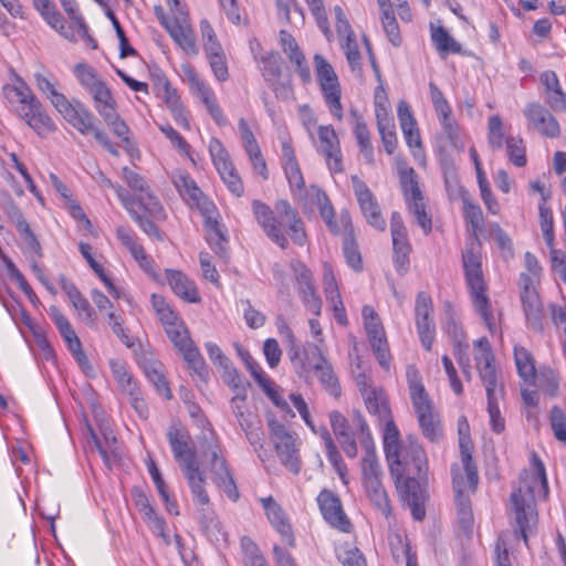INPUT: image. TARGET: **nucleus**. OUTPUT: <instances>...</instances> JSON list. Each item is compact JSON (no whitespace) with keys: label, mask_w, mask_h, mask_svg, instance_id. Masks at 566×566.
Masks as SVG:
<instances>
[{"label":"nucleus","mask_w":566,"mask_h":566,"mask_svg":"<svg viewBox=\"0 0 566 566\" xmlns=\"http://www.w3.org/2000/svg\"><path fill=\"white\" fill-rule=\"evenodd\" d=\"M2 93L12 109L35 96L25 81L17 74H13L10 82L2 86Z\"/></svg>","instance_id":"obj_44"},{"label":"nucleus","mask_w":566,"mask_h":566,"mask_svg":"<svg viewBox=\"0 0 566 566\" xmlns=\"http://www.w3.org/2000/svg\"><path fill=\"white\" fill-rule=\"evenodd\" d=\"M318 154L324 156L332 172L343 171L342 150L338 136L332 125H319L310 139Z\"/></svg>","instance_id":"obj_15"},{"label":"nucleus","mask_w":566,"mask_h":566,"mask_svg":"<svg viewBox=\"0 0 566 566\" xmlns=\"http://www.w3.org/2000/svg\"><path fill=\"white\" fill-rule=\"evenodd\" d=\"M356 382L369 413L376 416L378 420L388 419L391 411L382 389L373 387L370 379L364 373L357 375Z\"/></svg>","instance_id":"obj_25"},{"label":"nucleus","mask_w":566,"mask_h":566,"mask_svg":"<svg viewBox=\"0 0 566 566\" xmlns=\"http://www.w3.org/2000/svg\"><path fill=\"white\" fill-rule=\"evenodd\" d=\"M104 122L107 126H109L113 130V134L118 137L130 157H134L135 154L138 155V149L135 147L133 142L129 138V128L126 123L119 117L117 111L112 112V117L103 116Z\"/></svg>","instance_id":"obj_58"},{"label":"nucleus","mask_w":566,"mask_h":566,"mask_svg":"<svg viewBox=\"0 0 566 566\" xmlns=\"http://www.w3.org/2000/svg\"><path fill=\"white\" fill-rule=\"evenodd\" d=\"M354 426L357 427V438L366 454L361 460L363 481L380 479L382 473L375 452L374 439L364 416L360 412L354 415Z\"/></svg>","instance_id":"obj_16"},{"label":"nucleus","mask_w":566,"mask_h":566,"mask_svg":"<svg viewBox=\"0 0 566 566\" xmlns=\"http://www.w3.org/2000/svg\"><path fill=\"white\" fill-rule=\"evenodd\" d=\"M172 182L180 196L191 208H197L201 214L211 213L216 207L207 199L195 180L186 172H177L172 176Z\"/></svg>","instance_id":"obj_22"},{"label":"nucleus","mask_w":566,"mask_h":566,"mask_svg":"<svg viewBox=\"0 0 566 566\" xmlns=\"http://www.w3.org/2000/svg\"><path fill=\"white\" fill-rule=\"evenodd\" d=\"M339 223L345 232L343 250L346 261L354 270H360L361 256L353 238L352 221L347 212L340 214Z\"/></svg>","instance_id":"obj_46"},{"label":"nucleus","mask_w":566,"mask_h":566,"mask_svg":"<svg viewBox=\"0 0 566 566\" xmlns=\"http://www.w3.org/2000/svg\"><path fill=\"white\" fill-rule=\"evenodd\" d=\"M163 24L174 39V41L188 54H197L198 46L192 29L187 19L182 17L180 20L175 18L163 19Z\"/></svg>","instance_id":"obj_38"},{"label":"nucleus","mask_w":566,"mask_h":566,"mask_svg":"<svg viewBox=\"0 0 566 566\" xmlns=\"http://www.w3.org/2000/svg\"><path fill=\"white\" fill-rule=\"evenodd\" d=\"M430 36L433 46L441 56H446L450 53L458 54L462 48L442 25L430 24Z\"/></svg>","instance_id":"obj_48"},{"label":"nucleus","mask_w":566,"mask_h":566,"mask_svg":"<svg viewBox=\"0 0 566 566\" xmlns=\"http://www.w3.org/2000/svg\"><path fill=\"white\" fill-rule=\"evenodd\" d=\"M524 115L530 125L541 135L555 138L560 133L558 120L555 116L538 103H530L524 109Z\"/></svg>","instance_id":"obj_30"},{"label":"nucleus","mask_w":566,"mask_h":566,"mask_svg":"<svg viewBox=\"0 0 566 566\" xmlns=\"http://www.w3.org/2000/svg\"><path fill=\"white\" fill-rule=\"evenodd\" d=\"M36 88L45 95L51 105L75 129L87 130L90 128L88 109L78 101L71 102L57 90L59 81L48 70L41 67L33 74Z\"/></svg>","instance_id":"obj_5"},{"label":"nucleus","mask_w":566,"mask_h":566,"mask_svg":"<svg viewBox=\"0 0 566 566\" xmlns=\"http://www.w3.org/2000/svg\"><path fill=\"white\" fill-rule=\"evenodd\" d=\"M313 354L315 357L313 358V361H308V365L312 366L324 389L331 396L338 397L340 395V386L331 364L323 356L318 346L314 347Z\"/></svg>","instance_id":"obj_39"},{"label":"nucleus","mask_w":566,"mask_h":566,"mask_svg":"<svg viewBox=\"0 0 566 566\" xmlns=\"http://www.w3.org/2000/svg\"><path fill=\"white\" fill-rule=\"evenodd\" d=\"M255 59L259 63V69L262 72L264 80L269 83H274L281 73V56L276 52H268L264 55H259L254 48L251 46Z\"/></svg>","instance_id":"obj_55"},{"label":"nucleus","mask_w":566,"mask_h":566,"mask_svg":"<svg viewBox=\"0 0 566 566\" xmlns=\"http://www.w3.org/2000/svg\"><path fill=\"white\" fill-rule=\"evenodd\" d=\"M61 6L70 20L74 24V32L76 38L81 36L82 39H85L87 42H93V39L88 35L87 25L85 24V21L78 10L76 0H60Z\"/></svg>","instance_id":"obj_59"},{"label":"nucleus","mask_w":566,"mask_h":566,"mask_svg":"<svg viewBox=\"0 0 566 566\" xmlns=\"http://www.w3.org/2000/svg\"><path fill=\"white\" fill-rule=\"evenodd\" d=\"M317 503L325 521L333 527L348 533L350 522L346 517L339 497L328 490H323L317 496Z\"/></svg>","instance_id":"obj_28"},{"label":"nucleus","mask_w":566,"mask_h":566,"mask_svg":"<svg viewBox=\"0 0 566 566\" xmlns=\"http://www.w3.org/2000/svg\"><path fill=\"white\" fill-rule=\"evenodd\" d=\"M548 495V484L543 462L532 455L530 468L524 470L511 493V514L525 544L528 533L537 524L536 502Z\"/></svg>","instance_id":"obj_3"},{"label":"nucleus","mask_w":566,"mask_h":566,"mask_svg":"<svg viewBox=\"0 0 566 566\" xmlns=\"http://www.w3.org/2000/svg\"><path fill=\"white\" fill-rule=\"evenodd\" d=\"M78 250L82 256L86 260L90 268L95 272V274L99 277V280L104 283L109 294H112L115 298H119L122 296V292L117 289L111 279L104 272L103 266L95 260L92 247L88 243L80 242Z\"/></svg>","instance_id":"obj_53"},{"label":"nucleus","mask_w":566,"mask_h":566,"mask_svg":"<svg viewBox=\"0 0 566 566\" xmlns=\"http://www.w3.org/2000/svg\"><path fill=\"white\" fill-rule=\"evenodd\" d=\"M157 92L158 96L165 102L167 108L170 111L175 122L184 129L189 130V115L185 109L177 91L171 87L170 83L166 78H163L157 83Z\"/></svg>","instance_id":"obj_33"},{"label":"nucleus","mask_w":566,"mask_h":566,"mask_svg":"<svg viewBox=\"0 0 566 566\" xmlns=\"http://www.w3.org/2000/svg\"><path fill=\"white\" fill-rule=\"evenodd\" d=\"M268 521L274 527V530L281 535L282 541L290 547H294L295 538L290 523L282 506L272 497H260L259 499Z\"/></svg>","instance_id":"obj_29"},{"label":"nucleus","mask_w":566,"mask_h":566,"mask_svg":"<svg viewBox=\"0 0 566 566\" xmlns=\"http://www.w3.org/2000/svg\"><path fill=\"white\" fill-rule=\"evenodd\" d=\"M253 212L266 235L282 249L287 247L285 234H289L292 241L298 245L305 243L303 222L287 201H277L274 210L260 201H254Z\"/></svg>","instance_id":"obj_4"},{"label":"nucleus","mask_w":566,"mask_h":566,"mask_svg":"<svg viewBox=\"0 0 566 566\" xmlns=\"http://www.w3.org/2000/svg\"><path fill=\"white\" fill-rule=\"evenodd\" d=\"M191 92L200 98L201 103L205 105L207 112L217 125L223 126L227 124V118L218 104L216 94L211 87L206 84V82Z\"/></svg>","instance_id":"obj_50"},{"label":"nucleus","mask_w":566,"mask_h":566,"mask_svg":"<svg viewBox=\"0 0 566 566\" xmlns=\"http://www.w3.org/2000/svg\"><path fill=\"white\" fill-rule=\"evenodd\" d=\"M463 217L471 234L470 242L462 252L465 283L474 311L479 314L491 334L496 332L495 316L488 295V286L482 270V248L479 234L484 226L483 212L467 192L462 195Z\"/></svg>","instance_id":"obj_2"},{"label":"nucleus","mask_w":566,"mask_h":566,"mask_svg":"<svg viewBox=\"0 0 566 566\" xmlns=\"http://www.w3.org/2000/svg\"><path fill=\"white\" fill-rule=\"evenodd\" d=\"M314 69L325 104L333 117L340 120L344 112L340 102L342 88L336 72L327 60L319 54L314 55Z\"/></svg>","instance_id":"obj_9"},{"label":"nucleus","mask_w":566,"mask_h":566,"mask_svg":"<svg viewBox=\"0 0 566 566\" xmlns=\"http://www.w3.org/2000/svg\"><path fill=\"white\" fill-rule=\"evenodd\" d=\"M384 424V450L391 475L395 478L397 490L401 499L411 511L412 517L421 521L426 515V494L416 478L405 476L417 472L420 478L427 471V458L424 450L416 440L406 443L399 441V430L394 419L379 420Z\"/></svg>","instance_id":"obj_1"},{"label":"nucleus","mask_w":566,"mask_h":566,"mask_svg":"<svg viewBox=\"0 0 566 566\" xmlns=\"http://www.w3.org/2000/svg\"><path fill=\"white\" fill-rule=\"evenodd\" d=\"M281 157L285 177L293 192H302L305 181L290 137L281 138Z\"/></svg>","instance_id":"obj_32"},{"label":"nucleus","mask_w":566,"mask_h":566,"mask_svg":"<svg viewBox=\"0 0 566 566\" xmlns=\"http://www.w3.org/2000/svg\"><path fill=\"white\" fill-rule=\"evenodd\" d=\"M406 378L422 434L430 441H438L442 437L440 417L426 390L419 370L413 365H409L406 369Z\"/></svg>","instance_id":"obj_6"},{"label":"nucleus","mask_w":566,"mask_h":566,"mask_svg":"<svg viewBox=\"0 0 566 566\" xmlns=\"http://www.w3.org/2000/svg\"><path fill=\"white\" fill-rule=\"evenodd\" d=\"M165 273L168 285L178 297L188 303L200 302V294L195 282L185 273L171 269H167Z\"/></svg>","instance_id":"obj_40"},{"label":"nucleus","mask_w":566,"mask_h":566,"mask_svg":"<svg viewBox=\"0 0 566 566\" xmlns=\"http://www.w3.org/2000/svg\"><path fill=\"white\" fill-rule=\"evenodd\" d=\"M365 489L371 502L385 515L390 513L389 501L385 492L380 479H371L364 481Z\"/></svg>","instance_id":"obj_61"},{"label":"nucleus","mask_w":566,"mask_h":566,"mask_svg":"<svg viewBox=\"0 0 566 566\" xmlns=\"http://www.w3.org/2000/svg\"><path fill=\"white\" fill-rule=\"evenodd\" d=\"M352 186L360 210L368 223L375 229L384 230L386 222L381 216L379 205L370 189L357 176L352 177Z\"/></svg>","instance_id":"obj_21"},{"label":"nucleus","mask_w":566,"mask_h":566,"mask_svg":"<svg viewBox=\"0 0 566 566\" xmlns=\"http://www.w3.org/2000/svg\"><path fill=\"white\" fill-rule=\"evenodd\" d=\"M335 28L338 34L340 45L347 55L348 52H357L359 51L358 43L356 40V35L352 29V25L340 6H335L332 9Z\"/></svg>","instance_id":"obj_43"},{"label":"nucleus","mask_w":566,"mask_h":566,"mask_svg":"<svg viewBox=\"0 0 566 566\" xmlns=\"http://www.w3.org/2000/svg\"><path fill=\"white\" fill-rule=\"evenodd\" d=\"M13 222L22 239L24 248L31 253L40 254V243L21 212H14Z\"/></svg>","instance_id":"obj_62"},{"label":"nucleus","mask_w":566,"mask_h":566,"mask_svg":"<svg viewBox=\"0 0 566 566\" xmlns=\"http://www.w3.org/2000/svg\"><path fill=\"white\" fill-rule=\"evenodd\" d=\"M451 472L455 493L458 523L462 531L469 535L472 533L474 524L470 494L474 493L479 476L476 475V479L471 484L468 475L463 474L458 467H452Z\"/></svg>","instance_id":"obj_12"},{"label":"nucleus","mask_w":566,"mask_h":566,"mask_svg":"<svg viewBox=\"0 0 566 566\" xmlns=\"http://www.w3.org/2000/svg\"><path fill=\"white\" fill-rule=\"evenodd\" d=\"M396 169L403 191L409 212L416 218L417 223L428 234L432 229L431 218L426 211V202L419 188L417 175L401 157L395 158Z\"/></svg>","instance_id":"obj_7"},{"label":"nucleus","mask_w":566,"mask_h":566,"mask_svg":"<svg viewBox=\"0 0 566 566\" xmlns=\"http://www.w3.org/2000/svg\"><path fill=\"white\" fill-rule=\"evenodd\" d=\"M521 301L527 324L534 329H541L543 321V305L537 291L521 294Z\"/></svg>","instance_id":"obj_51"},{"label":"nucleus","mask_w":566,"mask_h":566,"mask_svg":"<svg viewBox=\"0 0 566 566\" xmlns=\"http://www.w3.org/2000/svg\"><path fill=\"white\" fill-rule=\"evenodd\" d=\"M324 293L336 322L343 326L348 324L346 311L339 294L338 285L331 268H325L323 275Z\"/></svg>","instance_id":"obj_41"},{"label":"nucleus","mask_w":566,"mask_h":566,"mask_svg":"<svg viewBox=\"0 0 566 566\" xmlns=\"http://www.w3.org/2000/svg\"><path fill=\"white\" fill-rule=\"evenodd\" d=\"M61 286L65 294L67 295L73 307L77 311L81 319L90 323L93 322V315L90 303L85 297L82 296L76 286L63 276L61 277Z\"/></svg>","instance_id":"obj_52"},{"label":"nucleus","mask_w":566,"mask_h":566,"mask_svg":"<svg viewBox=\"0 0 566 566\" xmlns=\"http://www.w3.org/2000/svg\"><path fill=\"white\" fill-rule=\"evenodd\" d=\"M122 177L132 191L135 192V197L133 198L136 201V207L144 210L156 220L165 219L166 213L163 206L157 197L149 190L148 185L139 174L128 167H124Z\"/></svg>","instance_id":"obj_14"},{"label":"nucleus","mask_w":566,"mask_h":566,"mask_svg":"<svg viewBox=\"0 0 566 566\" xmlns=\"http://www.w3.org/2000/svg\"><path fill=\"white\" fill-rule=\"evenodd\" d=\"M49 181L54 190L61 196L64 201V207L67 209L70 216L77 222L80 231H84L93 237H97L94 227L80 203L73 199L70 189L53 172L49 175Z\"/></svg>","instance_id":"obj_26"},{"label":"nucleus","mask_w":566,"mask_h":566,"mask_svg":"<svg viewBox=\"0 0 566 566\" xmlns=\"http://www.w3.org/2000/svg\"><path fill=\"white\" fill-rule=\"evenodd\" d=\"M13 112L39 136L43 137L55 130L54 122L48 115L36 96L25 102V104L14 107Z\"/></svg>","instance_id":"obj_19"},{"label":"nucleus","mask_w":566,"mask_h":566,"mask_svg":"<svg viewBox=\"0 0 566 566\" xmlns=\"http://www.w3.org/2000/svg\"><path fill=\"white\" fill-rule=\"evenodd\" d=\"M315 19V22L328 42L334 40V32L331 28L327 12L323 0H304Z\"/></svg>","instance_id":"obj_60"},{"label":"nucleus","mask_w":566,"mask_h":566,"mask_svg":"<svg viewBox=\"0 0 566 566\" xmlns=\"http://www.w3.org/2000/svg\"><path fill=\"white\" fill-rule=\"evenodd\" d=\"M271 440L281 463L292 473L301 470L298 439L296 433L290 431L283 423L275 419L268 421Z\"/></svg>","instance_id":"obj_8"},{"label":"nucleus","mask_w":566,"mask_h":566,"mask_svg":"<svg viewBox=\"0 0 566 566\" xmlns=\"http://www.w3.org/2000/svg\"><path fill=\"white\" fill-rule=\"evenodd\" d=\"M238 128L242 146L253 166L255 172L262 176L263 179L268 178V168L265 160L262 156L260 146L251 130L248 122L244 118H240L238 122Z\"/></svg>","instance_id":"obj_34"},{"label":"nucleus","mask_w":566,"mask_h":566,"mask_svg":"<svg viewBox=\"0 0 566 566\" xmlns=\"http://www.w3.org/2000/svg\"><path fill=\"white\" fill-rule=\"evenodd\" d=\"M488 396V413L490 417V427L493 432L502 433L505 429V419L502 417L497 400L501 396V390L497 386L485 388Z\"/></svg>","instance_id":"obj_57"},{"label":"nucleus","mask_w":566,"mask_h":566,"mask_svg":"<svg viewBox=\"0 0 566 566\" xmlns=\"http://www.w3.org/2000/svg\"><path fill=\"white\" fill-rule=\"evenodd\" d=\"M415 323L422 346L431 350L434 340L436 326L433 322V304L431 296L419 292L415 303Z\"/></svg>","instance_id":"obj_17"},{"label":"nucleus","mask_w":566,"mask_h":566,"mask_svg":"<svg viewBox=\"0 0 566 566\" xmlns=\"http://www.w3.org/2000/svg\"><path fill=\"white\" fill-rule=\"evenodd\" d=\"M291 269L294 273L302 302L313 315L318 316L322 310V302L315 293L310 270L300 261H292Z\"/></svg>","instance_id":"obj_23"},{"label":"nucleus","mask_w":566,"mask_h":566,"mask_svg":"<svg viewBox=\"0 0 566 566\" xmlns=\"http://www.w3.org/2000/svg\"><path fill=\"white\" fill-rule=\"evenodd\" d=\"M458 433L461 465L453 464L452 467H458L463 474L468 475L469 481L472 484L476 479L478 471L476 467L472 462V443L470 439V427L465 417H460L458 420Z\"/></svg>","instance_id":"obj_35"},{"label":"nucleus","mask_w":566,"mask_h":566,"mask_svg":"<svg viewBox=\"0 0 566 566\" xmlns=\"http://www.w3.org/2000/svg\"><path fill=\"white\" fill-rule=\"evenodd\" d=\"M33 7L44 19V21L59 34L70 41H76V35L72 27L67 25L62 14L56 10L51 0H32Z\"/></svg>","instance_id":"obj_37"},{"label":"nucleus","mask_w":566,"mask_h":566,"mask_svg":"<svg viewBox=\"0 0 566 566\" xmlns=\"http://www.w3.org/2000/svg\"><path fill=\"white\" fill-rule=\"evenodd\" d=\"M430 98L438 119L451 139L458 136V126L452 117V109L441 90L433 83H429Z\"/></svg>","instance_id":"obj_36"},{"label":"nucleus","mask_w":566,"mask_h":566,"mask_svg":"<svg viewBox=\"0 0 566 566\" xmlns=\"http://www.w3.org/2000/svg\"><path fill=\"white\" fill-rule=\"evenodd\" d=\"M358 411L353 412L350 423L347 418L338 410H333L328 415L331 428L337 438L343 451L348 458H356L358 453L357 443L358 429L354 426V415Z\"/></svg>","instance_id":"obj_20"},{"label":"nucleus","mask_w":566,"mask_h":566,"mask_svg":"<svg viewBox=\"0 0 566 566\" xmlns=\"http://www.w3.org/2000/svg\"><path fill=\"white\" fill-rule=\"evenodd\" d=\"M164 329L175 348L188 364L189 368H191L202 380H206L208 376L206 363L198 347L190 338L189 331L184 321L181 319L177 323H172Z\"/></svg>","instance_id":"obj_10"},{"label":"nucleus","mask_w":566,"mask_h":566,"mask_svg":"<svg viewBox=\"0 0 566 566\" xmlns=\"http://www.w3.org/2000/svg\"><path fill=\"white\" fill-rule=\"evenodd\" d=\"M276 7L280 20L295 27L303 25L304 14L302 9L297 7L295 0H276Z\"/></svg>","instance_id":"obj_64"},{"label":"nucleus","mask_w":566,"mask_h":566,"mask_svg":"<svg viewBox=\"0 0 566 566\" xmlns=\"http://www.w3.org/2000/svg\"><path fill=\"white\" fill-rule=\"evenodd\" d=\"M397 116L399 119L400 128L407 146L410 148L415 160L419 165H424L426 158L422 148L420 132L417 120L411 112L409 104L400 101L397 105Z\"/></svg>","instance_id":"obj_18"},{"label":"nucleus","mask_w":566,"mask_h":566,"mask_svg":"<svg viewBox=\"0 0 566 566\" xmlns=\"http://www.w3.org/2000/svg\"><path fill=\"white\" fill-rule=\"evenodd\" d=\"M94 101L95 109L103 116L112 117V112L116 109V102L108 86L103 82L97 87L88 92Z\"/></svg>","instance_id":"obj_56"},{"label":"nucleus","mask_w":566,"mask_h":566,"mask_svg":"<svg viewBox=\"0 0 566 566\" xmlns=\"http://www.w3.org/2000/svg\"><path fill=\"white\" fill-rule=\"evenodd\" d=\"M109 366L113 377L122 394L126 396L136 394L138 386L130 373L127 370L126 365L118 359H111Z\"/></svg>","instance_id":"obj_54"},{"label":"nucleus","mask_w":566,"mask_h":566,"mask_svg":"<svg viewBox=\"0 0 566 566\" xmlns=\"http://www.w3.org/2000/svg\"><path fill=\"white\" fill-rule=\"evenodd\" d=\"M390 231L396 269L399 273H405L409 264L411 247L402 218L398 212L391 214Z\"/></svg>","instance_id":"obj_24"},{"label":"nucleus","mask_w":566,"mask_h":566,"mask_svg":"<svg viewBox=\"0 0 566 566\" xmlns=\"http://www.w3.org/2000/svg\"><path fill=\"white\" fill-rule=\"evenodd\" d=\"M116 195L122 202L123 207L128 211L130 217L135 220L138 227L150 238L163 240V234L157 226L148 218L142 216L136 207V201L132 195L128 193L122 186L116 187Z\"/></svg>","instance_id":"obj_42"},{"label":"nucleus","mask_w":566,"mask_h":566,"mask_svg":"<svg viewBox=\"0 0 566 566\" xmlns=\"http://www.w3.org/2000/svg\"><path fill=\"white\" fill-rule=\"evenodd\" d=\"M182 471L188 481L195 502L201 506L208 505L209 495L205 489V475L203 472L200 470L199 463L186 468Z\"/></svg>","instance_id":"obj_49"},{"label":"nucleus","mask_w":566,"mask_h":566,"mask_svg":"<svg viewBox=\"0 0 566 566\" xmlns=\"http://www.w3.org/2000/svg\"><path fill=\"white\" fill-rule=\"evenodd\" d=\"M167 438L174 457L182 470L198 464L196 452L190 448V436L185 430L171 426L167 432Z\"/></svg>","instance_id":"obj_31"},{"label":"nucleus","mask_w":566,"mask_h":566,"mask_svg":"<svg viewBox=\"0 0 566 566\" xmlns=\"http://www.w3.org/2000/svg\"><path fill=\"white\" fill-rule=\"evenodd\" d=\"M514 360L518 376L530 386L535 385L536 368L534 358L528 349L523 346H514Z\"/></svg>","instance_id":"obj_47"},{"label":"nucleus","mask_w":566,"mask_h":566,"mask_svg":"<svg viewBox=\"0 0 566 566\" xmlns=\"http://www.w3.org/2000/svg\"><path fill=\"white\" fill-rule=\"evenodd\" d=\"M473 355L476 369L485 388L497 386L494 356L490 342L481 337L473 343Z\"/></svg>","instance_id":"obj_27"},{"label":"nucleus","mask_w":566,"mask_h":566,"mask_svg":"<svg viewBox=\"0 0 566 566\" xmlns=\"http://www.w3.org/2000/svg\"><path fill=\"white\" fill-rule=\"evenodd\" d=\"M350 116L353 133L357 140L359 150L363 154L364 158L369 164H371L374 161V148L370 140V133L367 127V124L361 117V115H359L358 112L355 109L350 111Z\"/></svg>","instance_id":"obj_45"},{"label":"nucleus","mask_w":566,"mask_h":566,"mask_svg":"<svg viewBox=\"0 0 566 566\" xmlns=\"http://www.w3.org/2000/svg\"><path fill=\"white\" fill-rule=\"evenodd\" d=\"M209 154L214 168L229 191L237 197H241L244 191L243 182L220 139L216 137L210 139Z\"/></svg>","instance_id":"obj_13"},{"label":"nucleus","mask_w":566,"mask_h":566,"mask_svg":"<svg viewBox=\"0 0 566 566\" xmlns=\"http://www.w3.org/2000/svg\"><path fill=\"white\" fill-rule=\"evenodd\" d=\"M361 317L374 355L376 356L379 365L385 370H389L391 355L389 352L386 332L379 315L373 306L364 305L361 310Z\"/></svg>","instance_id":"obj_11"},{"label":"nucleus","mask_w":566,"mask_h":566,"mask_svg":"<svg viewBox=\"0 0 566 566\" xmlns=\"http://www.w3.org/2000/svg\"><path fill=\"white\" fill-rule=\"evenodd\" d=\"M153 310L155 311L163 327H167L172 323H177L182 318L172 310L170 304L165 300L164 296L153 294L150 297Z\"/></svg>","instance_id":"obj_63"}]
</instances>
